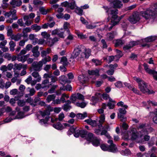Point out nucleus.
<instances>
[{
	"label": "nucleus",
	"mask_w": 157,
	"mask_h": 157,
	"mask_svg": "<svg viewBox=\"0 0 157 157\" xmlns=\"http://www.w3.org/2000/svg\"><path fill=\"white\" fill-rule=\"evenodd\" d=\"M69 28H70V24L67 22H64L63 25V29L66 31L67 33H70V31L69 29Z\"/></svg>",
	"instance_id": "72a5a7b5"
},
{
	"label": "nucleus",
	"mask_w": 157,
	"mask_h": 157,
	"mask_svg": "<svg viewBox=\"0 0 157 157\" xmlns=\"http://www.w3.org/2000/svg\"><path fill=\"white\" fill-rule=\"evenodd\" d=\"M88 73L90 75H95L96 76L99 75V70L97 69L95 70H88Z\"/></svg>",
	"instance_id": "cd10ccee"
},
{
	"label": "nucleus",
	"mask_w": 157,
	"mask_h": 157,
	"mask_svg": "<svg viewBox=\"0 0 157 157\" xmlns=\"http://www.w3.org/2000/svg\"><path fill=\"white\" fill-rule=\"evenodd\" d=\"M118 10L117 9L110 10L108 13V17H110L111 20H116L118 18Z\"/></svg>",
	"instance_id": "39448f33"
},
{
	"label": "nucleus",
	"mask_w": 157,
	"mask_h": 157,
	"mask_svg": "<svg viewBox=\"0 0 157 157\" xmlns=\"http://www.w3.org/2000/svg\"><path fill=\"white\" fill-rule=\"evenodd\" d=\"M26 65H22L21 63L17 64L15 63L14 65L13 69L14 70H20L22 68L23 69L26 68Z\"/></svg>",
	"instance_id": "a211bd4d"
},
{
	"label": "nucleus",
	"mask_w": 157,
	"mask_h": 157,
	"mask_svg": "<svg viewBox=\"0 0 157 157\" xmlns=\"http://www.w3.org/2000/svg\"><path fill=\"white\" fill-rule=\"evenodd\" d=\"M109 145H105L103 144L100 146V147L101 149L104 151H109Z\"/></svg>",
	"instance_id": "0e129e2a"
},
{
	"label": "nucleus",
	"mask_w": 157,
	"mask_h": 157,
	"mask_svg": "<svg viewBox=\"0 0 157 157\" xmlns=\"http://www.w3.org/2000/svg\"><path fill=\"white\" fill-rule=\"evenodd\" d=\"M84 122L93 127L97 125V121L95 120H93L91 118L85 120Z\"/></svg>",
	"instance_id": "4be33fe9"
},
{
	"label": "nucleus",
	"mask_w": 157,
	"mask_h": 157,
	"mask_svg": "<svg viewBox=\"0 0 157 157\" xmlns=\"http://www.w3.org/2000/svg\"><path fill=\"white\" fill-rule=\"evenodd\" d=\"M35 16V14L33 13H31L29 15H25L24 17V20H29L33 18Z\"/></svg>",
	"instance_id": "de8ad7c7"
},
{
	"label": "nucleus",
	"mask_w": 157,
	"mask_h": 157,
	"mask_svg": "<svg viewBox=\"0 0 157 157\" xmlns=\"http://www.w3.org/2000/svg\"><path fill=\"white\" fill-rule=\"evenodd\" d=\"M121 153L122 155H128L131 154V152L129 149H127L125 150L122 151Z\"/></svg>",
	"instance_id": "09e8293b"
},
{
	"label": "nucleus",
	"mask_w": 157,
	"mask_h": 157,
	"mask_svg": "<svg viewBox=\"0 0 157 157\" xmlns=\"http://www.w3.org/2000/svg\"><path fill=\"white\" fill-rule=\"evenodd\" d=\"M154 10H147L146 11L141 13L142 16L146 20L148 19H155L157 16V3L154 5Z\"/></svg>",
	"instance_id": "f03ea898"
},
{
	"label": "nucleus",
	"mask_w": 157,
	"mask_h": 157,
	"mask_svg": "<svg viewBox=\"0 0 157 157\" xmlns=\"http://www.w3.org/2000/svg\"><path fill=\"white\" fill-rule=\"evenodd\" d=\"M55 98L56 95L55 94L49 95L47 98V102L49 103L51 101L54 100Z\"/></svg>",
	"instance_id": "c03bdc74"
},
{
	"label": "nucleus",
	"mask_w": 157,
	"mask_h": 157,
	"mask_svg": "<svg viewBox=\"0 0 157 157\" xmlns=\"http://www.w3.org/2000/svg\"><path fill=\"white\" fill-rule=\"evenodd\" d=\"M22 2L21 0H12L10 2V4L12 7L15 8L16 7H19L22 4Z\"/></svg>",
	"instance_id": "2eb2a0df"
},
{
	"label": "nucleus",
	"mask_w": 157,
	"mask_h": 157,
	"mask_svg": "<svg viewBox=\"0 0 157 157\" xmlns=\"http://www.w3.org/2000/svg\"><path fill=\"white\" fill-rule=\"evenodd\" d=\"M50 118L49 116L46 117L45 119H41L40 120L39 123L42 125L46 126L48 124V122Z\"/></svg>",
	"instance_id": "393cba45"
},
{
	"label": "nucleus",
	"mask_w": 157,
	"mask_h": 157,
	"mask_svg": "<svg viewBox=\"0 0 157 157\" xmlns=\"http://www.w3.org/2000/svg\"><path fill=\"white\" fill-rule=\"evenodd\" d=\"M32 20H26L25 23H23L22 20H18L17 23L21 26H25L26 25L29 26L32 23Z\"/></svg>",
	"instance_id": "412c9836"
},
{
	"label": "nucleus",
	"mask_w": 157,
	"mask_h": 157,
	"mask_svg": "<svg viewBox=\"0 0 157 157\" xmlns=\"http://www.w3.org/2000/svg\"><path fill=\"white\" fill-rule=\"evenodd\" d=\"M28 89H29V94H26L25 96V98H28L29 97L31 96L34 95L35 92V91L34 89H29V87L28 88Z\"/></svg>",
	"instance_id": "c9c22d12"
},
{
	"label": "nucleus",
	"mask_w": 157,
	"mask_h": 157,
	"mask_svg": "<svg viewBox=\"0 0 157 157\" xmlns=\"http://www.w3.org/2000/svg\"><path fill=\"white\" fill-rule=\"evenodd\" d=\"M40 98H35L34 100L31 98L29 97L26 100V102L30 104V105L33 106H35L36 105L37 102L39 100Z\"/></svg>",
	"instance_id": "9d476101"
},
{
	"label": "nucleus",
	"mask_w": 157,
	"mask_h": 157,
	"mask_svg": "<svg viewBox=\"0 0 157 157\" xmlns=\"http://www.w3.org/2000/svg\"><path fill=\"white\" fill-rule=\"evenodd\" d=\"M53 126L55 128L59 130H62L64 128V127L59 122H58L56 124H54Z\"/></svg>",
	"instance_id": "f704fd0d"
},
{
	"label": "nucleus",
	"mask_w": 157,
	"mask_h": 157,
	"mask_svg": "<svg viewBox=\"0 0 157 157\" xmlns=\"http://www.w3.org/2000/svg\"><path fill=\"white\" fill-rule=\"evenodd\" d=\"M143 66L144 67V69L146 72L148 73L149 74H150L153 71L152 70L150 69L149 68V65L146 63H144L143 64Z\"/></svg>",
	"instance_id": "58836bf2"
},
{
	"label": "nucleus",
	"mask_w": 157,
	"mask_h": 157,
	"mask_svg": "<svg viewBox=\"0 0 157 157\" xmlns=\"http://www.w3.org/2000/svg\"><path fill=\"white\" fill-rule=\"evenodd\" d=\"M116 87L117 88H121L123 87V84L122 82L118 81L114 84Z\"/></svg>",
	"instance_id": "e2e57ef3"
},
{
	"label": "nucleus",
	"mask_w": 157,
	"mask_h": 157,
	"mask_svg": "<svg viewBox=\"0 0 157 157\" xmlns=\"http://www.w3.org/2000/svg\"><path fill=\"white\" fill-rule=\"evenodd\" d=\"M101 140L98 138L96 137H95L93 140L91 142L94 146L97 147L99 146L100 144V141Z\"/></svg>",
	"instance_id": "b1692460"
},
{
	"label": "nucleus",
	"mask_w": 157,
	"mask_h": 157,
	"mask_svg": "<svg viewBox=\"0 0 157 157\" xmlns=\"http://www.w3.org/2000/svg\"><path fill=\"white\" fill-rule=\"evenodd\" d=\"M157 36H150L145 38L144 40L146 42H152L156 39Z\"/></svg>",
	"instance_id": "5701e85b"
},
{
	"label": "nucleus",
	"mask_w": 157,
	"mask_h": 157,
	"mask_svg": "<svg viewBox=\"0 0 157 157\" xmlns=\"http://www.w3.org/2000/svg\"><path fill=\"white\" fill-rule=\"evenodd\" d=\"M29 38L30 40L33 41V44L35 45L38 42V39L35 37L33 34H30L29 36Z\"/></svg>",
	"instance_id": "c85d7f7f"
},
{
	"label": "nucleus",
	"mask_w": 157,
	"mask_h": 157,
	"mask_svg": "<svg viewBox=\"0 0 157 157\" xmlns=\"http://www.w3.org/2000/svg\"><path fill=\"white\" fill-rule=\"evenodd\" d=\"M10 48L11 51H13L14 50V47L16 46L15 43L13 41H11L9 42Z\"/></svg>",
	"instance_id": "4d7b16f0"
},
{
	"label": "nucleus",
	"mask_w": 157,
	"mask_h": 157,
	"mask_svg": "<svg viewBox=\"0 0 157 157\" xmlns=\"http://www.w3.org/2000/svg\"><path fill=\"white\" fill-rule=\"evenodd\" d=\"M134 79L138 84V86L140 90L144 93H147L149 94L155 93V92L152 90H150L147 87V84L143 80L139 78L134 77Z\"/></svg>",
	"instance_id": "f257e3e1"
},
{
	"label": "nucleus",
	"mask_w": 157,
	"mask_h": 157,
	"mask_svg": "<svg viewBox=\"0 0 157 157\" xmlns=\"http://www.w3.org/2000/svg\"><path fill=\"white\" fill-rule=\"evenodd\" d=\"M17 11L15 9H11L9 12H5L4 14L6 18L11 17L10 20H17L18 17L16 15Z\"/></svg>",
	"instance_id": "20e7f679"
},
{
	"label": "nucleus",
	"mask_w": 157,
	"mask_h": 157,
	"mask_svg": "<svg viewBox=\"0 0 157 157\" xmlns=\"http://www.w3.org/2000/svg\"><path fill=\"white\" fill-rule=\"evenodd\" d=\"M119 22V21H117L116 20H111V23L110 24L111 25L110 26L109 28L108 29L109 31L111 30L113 27L117 24Z\"/></svg>",
	"instance_id": "79ce46f5"
},
{
	"label": "nucleus",
	"mask_w": 157,
	"mask_h": 157,
	"mask_svg": "<svg viewBox=\"0 0 157 157\" xmlns=\"http://www.w3.org/2000/svg\"><path fill=\"white\" fill-rule=\"evenodd\" d=\"M112 3L114 8H120L123 6L122 2L120 0H114L112 2Z\"/></svg>",
	"instance_id": "f8f14e48"
},
{
	"label": "nucleus",
	"mask_w": 157,
	"mask_h": 157,
	"mask_svg": "<svg viewBox=\"0 0 157 157\" xmlns=\"http://www.w3.org/2000/svg\"><path fill=\"white\" fill-rule=\"evenodd\" d=\"M71 102L69 100H67L65 104L62 106L63 109L66 112L69 110L71 108V106L70 105Z\"/></svg>",
	"instance_id": "9b49d317"
},
{
	"label": "nucleus",
	"mask_w": 157,
	"mask_h": 157,
	"mask_svg": "<svg viewBox=\"0 0 157 157\" xmlns=\"http://www.w3.org/2000/svg\"><path fill=\"white\" fill-rule=\"evenodd\" d=\"M21 35L18 33L16 35H13L11 37V38L15 41H18L21 39Z\"/></svg>",
	"instance_id": "49530a36"
},
{
	"label": "nucleus",
	"mask_w": 157,
	"mask_h": 157,
	"mask_svg": "<svg viewBox=\"0 0 157 157\" xmlns=\"http://www.w3.org/2000/svg\"><path fill=\"white\" fill-rule=\"evenodd\" d=\"M39 10L42 14L45 15L51 10V9H46L44 7H42L40 8Z\"/></svg>",
	"instance_id": "2f4dec72"
},
{
	"label": "nucleus",
	"mask_w": 157,
	"mask_h": 157,
	"mask_svg": "<svg viewBox=\"0 0 157 157\" xmlns=\"http://www.w3.org/2000/svg\"><path fill=\"white\" fill-rule=\"evenodd\" d=\"M32 75L33 77L36 78L37 82L40 81L41 77L38 72L34 71L32 73Z\"/></svg>",
	"instance_id": "c756f323"
},
{
	"label": "nucleus",
	"mask_w": 157,
	"mask_h": 157,
	"mask_svg": "<svg viewBox=\"0 0 157 157\" xmlns=\"http://www.w3.org/2000/svg\"><path fill=\"white\" fill-rule=\"evenodd\" d=\"M105 117L104 114H101L99 120L100 124L98 125L99 128L103 127L102 124L105 121Z\"/></svg>",
	"instance_id": "e433bc0d"
},
{
	"label": "nucleus",
	"mask_w": 157,
	"mask_h": 157,
	"mask_svg": "<svg viewBox=\"0 0 157 157\" xmlns=\"http://www.w3.org/2000/svg\"><path fill=\"white\" fill-rule=\"evenodd\" d=\"M95 137L92 133H87L85 138L86 139L87 141L91 142Z\"/></svg>",
	"instance_id": "7c9ffc66"
},
{
	"label": "nucleus",
	"mask_w": 157,
	"mask_h": 157,
	"mask_svg": "<svg viewBox=\"0 0 157 157\" xmlns=\"http://www.w3.org/2000/svg\"><path fill=\"white\" fill-rule=\"evenodd\" d=\"M84 48V46L82 45L78 46L74 49L73 52L72 56L74 58L78 57L79 58H83L84 57V54L82 51Z\"/></svg>",
	"instance_id": "7ed1b4c3"
},
{
	"label": "nucleus",
	"mask_w": 157,
	"mask_h": 157,
	"mask_svg": "<svg viewBox=\"0 0 157 157\" xmlns=\"http://www.w3.org/2000/svg\"><path fill=\"white\" fill-rule=\"evenodd\" d=\"M31 31V29L29 28H26L23 29V36L25 37H27V33Z\"/></svg>",
	"instance_id": "680f3d73"
},
{
	"label": "nucleus",
	"mask_w": 157,
	"mask_h": 157,
	"mask_svg": "<svg viewBox=\"0 0 157 157\" xmlns=\"http://www.w3.org/2000/svg\"><path fill=\"white\" fill-rule=\"evenodd\" d=\"M107 143L110 144L109 145V152L113 153H116L118 151V149L116 145L113 144L112 140H109L107 141Z\"/></svg>",
	"instance_id": "0eeeda50"
},
{
	"label": "nucleus",
	"mask_w": 157,
	"mask_h": 157,
	"mask_svg": "<svg viewBox=\"0 0 157 157\" xmlns=\"http://www.w3.org/2000/svg\"><path fill=\"white\" fill-rule=\"evenodd\" d=\"M137 155L138 157H150V154L147 153H145L142 155H141V153H139L137 154Z\"/></svg>",
	"instance_id": "774afa93"
},
{
	"label": "nucleus",
	"mask_w": 157,
	"mask_h": 157,
	"mask_svg": "<svg viewBox=\"0 0 157 157\" xmlns=\"http://www.w3.org/2000/svg\"><path fill=\"white\" fill-rule=\"evenodd\" d=\"M59 81H60V83L62 84L69 82V80L65 76L62 75L60 76L59 77Z\"/></svg>",
	"instance_id": "a878e982"
},
{
	"label": "nucleus",
	"mask_w": 157,
	"mask_h": 157,
	"mask_svg": "<svg viewBox=\"0 0 157 157\" xmlns=\"http://www.w3.org/2000/svg\"><path fill=\"white\" fill-rule=\"evenodd\" d=\"M31 28L33 30H35V32H37L41 29V27L40 26L36 24H35L32 25Z\"/></svg>",
	"instance_id": "37998d69"
},
{
	"label": "nucleus",
	"mask_w": 157,
	"mask_h": 157,
	"mask_svg": "<svg viewBox=\"0 0 157 157\" xmlns=\"http://www.w3.org/2000/svg\"><path fill=\"white\" fill-rule=\"evenodd\" d=\"M124 42L121 39H118L116 40L115 43V46L117 47L122 45Z\"/></svg>",
	"instance_id": "13d9d810"
},
{
	"label": "nucleus",
	"mask_w": 157,
	"mask_h": 157,
	"mask_svg": "<svg viewBox=\"0 0 157 157\" xmlns=\"http://www.w3.org/2000/svg\"><path fill=\"white\" fill-rule=\"evenodd\" d=\"M87 103L83 101L80 103L79 102H77L76 103V105L77 106L81 107L82 108H83L85 107Z\"/></svg>",
	"instance_id": "603ef678"
},
{
	"label": "nucleus",
	"mask_w": 157,
	"mask_h": 157,
	"mask_svg": "<svg viewBox=\"0 0 157 157\" xmlns=\"http://www.w3.org/2000/svg\"><path fill=\"white\" fill-rule=\"evenodd\" d=\"M7 29V34L8 36H12L13 35V31L12 29L10 27H8Z\"/></svg>",
	"instance_id": "338daca9"
},
{
	"label": "nucleus",
	"mask_w": 157,
	"mask_h": 157,
	"mask_svg": "<svg viewBox=\"0 0 157 157\" xmlns=\"http://www.w3.org/2000/svg\"><path fill=\"white\" fill-rule=\"evenodd\" d=\"M92 61L95 64L96 66H99L101 65L102 61L101 60L93 59H92Z\"/></svg>",
	"instance_id": "052dcab7"
},
{
	"label": "nucleus",
	"mask_w": 157,
	"mask_h": 157,
	"mask_svg": "<svg viewBox=\"0 0 157 157\" xmlns=\"http://www.w3.org/2000/svg\"><path fill=\"white\" fill-rule=\"evenodd\" d=\"M116 51L117 53V55L115 56V57L119 59L123 56V53L121 51L118 49H116Z\"/></svg>",
	"instance_id": "69168bd1"
},
{
	"label": "nucleus",
	"mask_w": 157,
	"mask_h": 157,
	"mask_svg": "<svg viewBox=\"0 0 157 157\" xmlns=\"http://www.w3.org/2000/svg\"><path fill=\"white\" fill-rule=\"evenodd\" d=\"M82 23L86 25L87 28L88 29H93L95 28L96 25L95 24H92L90 22H88L87 20H81Z\"/></svg>",
	"instance_id": "ddd939ff"
},
{
	"label": "nucleus",
	"mask_w": 157,
	"mask_h": 157,
	"mask_svg": "<svg viewBox=\"0 0 157 157\" xmlns=\"http://www.w3.org/2000/svg\"><path fill=\"white\" fill-rule=\"evenodd\" d=\"M50 78H51V81L49 82V85L51 86L53 85V83L55 82L58 80L57 78L53 75L51 76Z\"/></svg>",
	"instance_id": "6e6d98bb"
},
{
	"label": "nucleus",
	"mask_w": 157,
	"mask_h": 157,
	"mask_svg": "<svg viewBox=\"0 0 157 157\" xmlns=\"http://www.w3.org/2000/svg\"><path fill=\"white\" fill-rule=\"evenodd\" d=\"M49 83V79H45L42 81L41 84L44 90H47L50 87Z\"/></svg>",
	"instance_id": "4468645a"
},
{
	"label": "nucleus",
	"mask_w": 157,
	"mask_h": 157,
	"mask_svg": "<svg viewBox=\"0 0 157 157\" xmlns=\"http://www.w3.org/2000/svg\"><path fill=\"white\" fill-rule=\"evenodd\" d=\"M40 113L43 117L46 116H48L50 114V112L48 110H45L44 111H40Z\"/></svg>",
	"instance_id": "a18cd8bd"
},
{
	"label": "nucleus",
	"mask_w": 157,
	"mask_h": 157,
	"mask_svg": "<svg viewBox=\"0 0 157 157\" xmlns=\"http://www.w3.org/2000/svg\"><path fill=\"white\" fill-rule=\"evenodd\" d=\"M103 130L101 133V135H105L108 138L110 139L111 136L108 132V131L110 130V128L108 124H105L102 128Z\"/></svg>",
	"instance_id": "6e6552de"
},
{
	"label": "nucleus",
	"mask_w": 157,
	"mask_h": 157,
	"mask_svg": "<svg viewBox=\"0 0 157 157\" xmlns=\"http://www.w3.org/2000/svg\"><path fill=\"white\" fill-rule=\"evenodd\" d=\"M41 35L44 38L47 39H48L50 36V34L45 31L42 32L41 33Z\"/></svg>",
	"instance_id": "bf43d9fd"
},
{
	"label": "nucleus",
	"mask_w": 157,
	"mask_h": 157,
	"mask_svg": "<svg viewBox=\"0 0 157 157\" xmlns=\"http://www.w3.org/2000/svg\"><path fill=\"white\" fill-rule=\"evenodd\" d=\"M32 68L36 71H40L41 70L42 67L41 64V62H34L32 64Z\"/></svg>",
	"instance_id": "1a4fd4ad"
},
{
	"label": "nucleus",
	"mask_w": 157,
	"mask_h": 157,
	"mask_svg": "<svg viewBox=\"0 0 157 157\" xmlns=\"http://www.w3.org/2000/svg\"><path fill=\"white\" fill-rule=\"evenodd\" d=\"M39 47L38 46H36L33 47L32 50V52L33 53L32 56H31V57L32 56H34L35 57L37 58L40 55V53L38 51Z\"/></svg>",
	"instance_id": "dca6fc26"
},
{
	"label": "nucleus",
	"mask_w": 157,
	"mask_h": 157,
	"mask_svg": "<svg viewBox=\"0 0 157 157\" xmlns=\"http://www.w3.org/2000/svg\"><path fill=\"white\" fill-rule=\"evenodd\" d=\"M119 113H118V117L120 119L122 122H125L126 120V118L124 117V115L126 113L125 109L120 108L119 109Z\"/></svg>",
	"instance_id": "423d86ee"
},
{
	"label": "nucleus",
	"mask_w": 157,
	"mask_h": 157,
	"mask_svg": "<svg viewBox=\"0 0 157 157\" xmlns=\"http://www.w3.org/2000/svg\"><path fill=\"white\" fill-rule=\"evenodd\" d=\"M79 133L81 137L85 138L87 135V132L85 130H79Z\"/></svg>",
	"instance_id": "8fccbe9b"
},
{
	"label": "nucleus",
	"mask_w": 157,
	"mask_h": 157,
	"mask_svg": "<svg viewBox=\"0 0 157 157\" xmlns=\"http://www.w3.org/2000/svg\"><path fill=\"white\" fill-rule=\"evenodd\" d=\"M87 116L86 112H84L82 113H78L76 115L77 118L79 119H83Z\"/></svg>",
	"instance_id": "473e14b6"
},
{
	"label": "nucleus",
	"mask_w": 157,
	"mask_h": 157,
	"mask_svg": "<svg viewBox=\"0 0 157 157\" xmlns=\"http://www.w3.org/2000/svg\"><path fill=\"white\" fill-rule=\"evenodd\" d=\"M19 54L17 56V60L19 61H21L22 62H24L27 60L25 56H21Z\"/></svg>",
	"instance_id": "a19ab883"
},
{
	"label": "nucleus",
	"mask_w": 157,
	"mask_h": 157,
	"mask_svg": "<svg viewBox=\"0 0 157 157\" xmlns=\"http://www.w3.org/2000/svg\"><path fill=\"white\" fill-rule=\"evenodd\" d=\"M78 79L82 84H84L87 82L88 80V77L83 75H81L78 76Z\"/></svg>",
	"instance_id": "f3484780"
},
{
	"label": "nucleus",
	"mask_w": 157,
	"mask_h": 157,
	"mask_svg": "<svg viewBox=\"0 0 157 157\" xmlns=\"http://www.w3.org/2000/svg\"><path fill=\"white\" fill-rule=\"evenodd\" d=\"M84 52V56L86 58H88L91 53V50L89 48H86L84 47V48L83 49Z\"/></svg>",
	"instance_id": "bb28decb"
},
{
	"label": "nucleus",
	"mask_w": 157,
	"mask_h": 157,
	"mask_svg": "<svg viewBox=\"0 0 157 157\" xmlns=\"http://www.w3.org/2000/svg\"><path fill=\"white\" fill-rule=\"evenodd\" d=\"M140 20H129V22L128 23L129 25H134V26L138 25L140 23Z\"/></svg>",
	"instance_id": "3c124183"
},
{
	"label": "nucleus",
	"mask_w": 157,
	"mask_h": 157,
	"mask_svg": "<svg viewBox=\"0 0 157 157\" xmlns=\"http://www.w3.org/2000/svg\"><path fill=\"white\" fill-rule=\"evenodd\" d=\"M130 20H140V19H142L140 17L138 13H133L131 17Z\"/></svg>",
	"instance_id": "ea45409f"
},
{
	"label": "nucleus",
	"mask_w": 157,
	"mask_h": 157,
	"mask_svg": "<svg viewBox=\"0 0 157 157\" xmlns=\"http://www.w3.org/2000/svg\"><path fill=\"white\" fill-rule=\"evenodd\" d=\"M60 63L64 65H67L68 61L67 58L65 56H63L62 57Z\"/></svg>",
	"instance_id": "5fc2aeb1"
},
{
	"label": "nucleus",
	"mask_w": 157,
	"mask_h": 157,
	"mask_svg": "<svg viewBox=\"0 0 157 157\" xmlns=\"http://www.w3.org/2000/svg\"><path fill=\"white\" fill-rule=\"evenodd\" d=\"M137 132L136 129L133 128L132 129L131 133L132 134L131 139L132 140H136L138 138Z\"/></svg>",
	"instance_id": "6ab92c4d"
},
{
	"label": "nucleus",
	"mask_w": 157,
	"mask_h": 157,
	"mask_svg": "<svg viewBox=\"0 0 157 157\" xmlns=\"http://www.w3.org/2000/svg\"><path fill=\"white\" fill-rule=\"evenodd\" d=\"M99 100L98 98L96 96H93L91 99L92 102L91 104L93 105H94L97 103Z\"/></svg>",
	"instance_id": "4c0bfd02"
},
{
	"label": "nucleus",
	"mask_w": 157,
	"mask_h": 157,
	"mask_svg": "<svg viewBox=\"0 0 157 157\" xmlns=\"http://www.w3.org/2000/svg\"><path fill=\"white\" fill-rule=\"evenodd\" d=\"M116 32H113L111 33H108L106 35V39L109 41L113 40L114 37V36L116 34Z\"/></svg>",
	"instance_id": "aec40b11"
},
{
	"label": "nucleus",
	"mask_w": 157,
	"mask_h": 157,
	"mask_svg": "<svg viewBox=\"0 0 157 157\" xmlns=\"http://www.w3.org/2000/svg\"><path fill=\"white\" fill-rule=\"evenodd\" d=\"M50 86H51V87L48 90V93L49 94H52L54 93L55 89L58 87V85H53Z\"/></svg>",
	"instance_id": "864d4df0"
}]
</instances>
